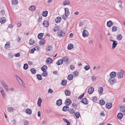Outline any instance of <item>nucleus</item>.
Returning <instances> with one entry per match:
<instances>
[{
	"mask_svg": "<svg viewBox=\"0 0 125 125\" xmlns=\"http://www.w3.org/2000/svg\"><path fill=\"white\" fill-rule=\"evenodd\" d=\"M123 75H125V71L122 70H121L120 72L117 73V77L119 79L123 77Z\"/></svg>",
	"mask_w": 125,
	"mask_h": 125,
	"instance_id": "f257e3e1",
	"label": "nucleus"
},
{
	"mask_svg": "<svg viewBox=\"0 0 125 125\" xmlns=\"http://www.w3.org/2000/svg\"><path fill=\"white\" fill-rule=\"evenodd\" d=\"M68 60L67 57H64L62 59H59L57 62L56 64L58 65L62 64L63 61L66 62Z\"/></svg>",
	"mask_w": 125,
	"mask_h": 125,
	"instance_id": "f03ea898",
	"label": "nucleus"
},
{
	"mask_svg": "<svg viewBox=\"0 0 125 125\" xmlns=\"http://www.w3.org/2000/svg\"><path fill=\"white\" fill-rule=\"evenodd\" d=\"M109 82L111 84H112L116 83V79L114 78L110 77L109 79Z\"/></svg>",
	"mask_w": 125,
	"mask_h": 125,
	"instance_id": "7ed1b4c3",
	"label": "nucleus"
},
{
	"mask_svg": "<svg viewBox=\"0 0 125 125\" xmlns=\"http://www.w3.org/2000/svg\"><path fill=\"white\" fill-rule=\"evenodd\" d=\"M57 34L59 36L62 37L65 35V32L62 30L59 31L57 32Z\"/></svg>",
	"mask_w": 125,
	"mask_h": 125,
	"instance_id": "20e7f679",
	"label": "nucleus"
},
{
	"mask_svg": "<svg viewBox=\"0 0 125 125\" xmlns=\"http://www.w3.org/2000/svg\"><path fill=\"white\" fill-rule=\"evenodd\" d=\"M83 36L84 37H86L89 35L88 31L86 30H84L83 32Z\"/></svg>",
	"mask_w": 125,
	"mask_h": 125,
	"instance_id": "39448f33",
	"label": "nucleus"
},
{
	"mask_svg": "<svg viewBox=\"0 0 125 125\" xmlns=\"http://www.w3.org/2000/svg\"><path fill=\"white\" fill-rule=\"evenodd\" d=\"M81 103L85 104H87L88 103V101L85 98H83L81 100Z\"/></svg>",
	"mask_w": 125,
	"mask_h": 125,
	"instance_id": "423d86ee",
	"label": "nucleus"
},
{
	"mask_svg": "<svg viewBox=\"0 0 125 125\" xmlns=\"http://www.w3.org/2000/svg\"><path fill=\"white\" fill-rule=\"evenodd\" d=\"M64 10L65 11V15L66 16H68L70 14L69 9L67 8H65L64 9Z\"/></svg>",
	"mask_w": 125,
	"mask_h": 125,
	"instance_id": "0eeeda50",
	"label": "nucleus"
},
{
	"mask_svg": "<svg viewBox=\"0 0 125 125\" xmlns=\"http://www.w3.org/2000/svg\"><path fill=\"white\" fill-rule=\"evenodd\" d=\"M53 61L50 58H48L46 60V62L47 63L49 64L51 63Z\"/></svg>",
	"mask_w": 125,
	"mask_h": 125,
	"instance_id": "6e6552de",
	"label": "nucleus"
},
{
	"mask_svg": "<svg viewBox=\"0 0 125 125\" xmlns=\"http://www.w3.org/2000/svg\"><path fill=\"white\" fill-rule=\"evenodd\" d=\"M116 75V73L115 72H112L110 74L111 78H114Z\"/></svg>",
	"mask_w": 125,
	"mask_h": 125,
	"instance_id": "1a4fd4ad",
	"label": "nucleus"
},
{
	"mask_svg": "<svg viewBox=\"0 0 125 125\" xmlns=\"http://www.w3.org/2000/svg\"><path fill=\"white\" fill-rule=\"evenodd\" d=\"M94 91V88L93 87H91L88 89V93L89 94H91Z\"/></svg>",
	"mask_w": 125,
	"mask_h": 125,
	"instance_id": "9d476101",
	"label": "nucleus"
},
{
	"mask_svg": "<svg viewBox=\"0 0 125 125\" xmlns=\"http://www.w3.org/2000/svg\"><path fill=\"white\" fill-rule=\"evenodd\" d=\"M62 100L61 99H59L57 101L56 104L57 106H60L62 104Z\"/></svg>",
	"mask_w": 125,
	"mask_h": 125,
	"instance_id": "9b49d317",
	"label": "nucleus"
},
{
	"mask_svg": "<svg viewBox=\"0 0 125 125\" xmlns=\"http://www.w3.org/2000/svg\"><path fill=\"white\" fill-rule=\"evenodd\" d=\"M113 23L111 21H109L107 22V25L109 27H110L113 25Z\"/></svg>",
	"mask_w": 125,
	"mask_h": 125,
	"instance_id": "f8f14e48",
	"label": "nucleus"
},
{
	"mask_svg": "<svg viewBox=\"0 0 125 125\" xmlns=\"http://www.w3.org/2000/svg\"><path fill=\"white\" fill-rule=\"evenodd\" d=\"M72 101L71 100L69 99H66L65 103H66L67 105H69L72 103Z\"/></svg>",
	"mask_w": 125,
	"mask_h": 125,
	"instance_id": "ddd939ff",
	"label": "nucleus"
},
{
	"mask_svg": "<svg viewBox=\"0 0 125 125\" xmlns=\"http://www.w3.org/2000/svg\"><path fill=\"white\" fill-rule=\"evenodd\" d=\"M117 116L118 119H121L123 118V114L121 113H119L117 114Z\"/></svg>",
	"mask_w": 125,
	"mask_h": 125,
	"instance_id": "4468645a",
	"label": "nucleus"
},
{
	"mask_svg": "<svg viewBox=\"0 0 125 125\" xmlns=\"http://www.w3.org/2000/svg\"><path fill=\"white\" fill-rule=\"evenodd\" d=\"M6 19L4 17H2L0 19V22L2 23H4L6 21Z\"/></svg>",
	"mask_w": 125,
	"mask_h": 125,
	"instance_id": "2eb2a0df",
	"label": "nucleus"
},
{
	"mask_svg": "<svg viewBox=\"0 0 125 125\" xmlns=\"http://www.w3.org/2000/svg\"><path fill=\"white\" fill-rule=\"evenodd\" d=\"M70 1L69 0H66L63 1V5L65 6L66 5H69L70 4Z\"/></svg>",
	"mask_w": 125,
	"mask_h": 125,
	"instance_id": "dca6fc26",
	"label": "nucleus"
},
{
	"mask_svg": "<svg viewBox=\"0 0 125 125\" xmlns=\"http://www.w3.org/2000/svg\"><path fill=\"white\" fill-rule=\"evenodd\" d=\"M42 24L43 25L46 27H48L49 25V22L46 21H43Z\"/></svg>",
	"mask_w": 125,
	"mask_h": 125,
	"instance_id": "f3484780",
	"label": "nucleus"
},
{
	"mask_svg": "<svg viewBox=\"0 0 125 125\" xmlns=\"http://www.w3.org/2000/svg\"><path fill=\"white\" fill-rule=\"evenodd\" d=\"M61 20V18L60 17H58L55 19V22L56 23H58L60 22Z\"/></svg>",
	"mask_w": 125,
	"mask_h": 125,
	"instance_id": "a211bd4d",
	"label": "nucleus"
},
{
	"mask_svg": "<svg viewBox=\"0 0 125 125\" xmlns=\"http://www.w3.org/2000/svg\"><path fill=\"white\" fill-rule=\"evenodd\" d=\"M65 93L66 96H69L71 94L70 91L68 90H66L65 91Z\"/></svg>",
	"mask_w": 125,
	"mask_h": 125,
	"instance_id": "6ab92c4d",
	"label": "nucleus"
},
{
	"mask_svg": "<svg viewBox=\"0 0 125 125\" xmlns=\"http://www.w3.org/2000/svg\"><path fill=\"white\" fill-rule=\"evenodd\" d=\"M73 44H69L67 47L68 49L69 50H71L73 48Z\"/></svg>",
	"mask_w": 125,
	"mask_h": 125,
	"instance_id": "aec40b11",
	"label": "nucleus"
},
{
	"mask_svg": "<svg viewBox=\"0 0 125 125\" xmlns=\"http://www.w3.org/2000/svg\"><path fill=\"white\" fill-rule=\"evenodd\" d=\"M10 44L9 42H7L5 45V48L6 49L9 48L10 47Z\"/></svg>",
	"mask_w": 125,
	"mask_h": 125,
	"instance_id": "412c9836",
	"label": "nucleus"
},
{
	"mask_svg": "<svg viewBox=\"0 0 125 125\" xmlns=\"http://www.w3.org/2000/svg\"><path fill=\"white\" fill-rule=\"evenodd\" d=\"M69 108V107L68 106H64L62 108V110L64 111H68V110L69 109H68Z\"/></svg>",
	"mask_w": 125,
	"mask_h": 125,
	"instance_id": "4be33fe9",
	"label": "nucleus"
},
{
	"mask_svg": "<svg viewBox=\"0 0 125 125\" xmlns=\"http://www.w3.org/2000/svg\"><path fill=\"white\" fill-rule=\"evenodd\" d=\"M112 106V103H108L106 104V107L107 108L110 109L111 108Z\"/></svg>",
	"mask_w": 125,
	"mask_h": 125,
	"instance_id": "5701e85b",
	"label": "nucleus"
},
{
	"mask_svg": "<svg viewBox=\"0 0 125 125\" xmlns=\"http://www.w3.org/2000/svg\"><path fill=\"white\" fill-rule=\"evenodd\" d=\"M36 7L34 6H31L29 8V9L31 11H33L35 10Z\"/></svg>",
	"mask_w": 125,
	"mask_h": 125,
	"instance_id": "b1692460",
	"label": "nucleus"
},
{
	"mask_svg": "<svg viewBox=\"0 0 125 125\" xmlns=\"http://www.w3.org/2000/svg\"><path fill=\"white\" fill-rule=\"evenodd\" d=\"M117 44V43L116 41L114 42L112 44V49H114L116 47Z\"/></svg>",
	"mask_w": 125,
	"mask_h": 125,
	"instance_id": "393cba45",
	"label": "nucleus"
},
{
	"mask_svg": "<svg viewBox=\"0 0 125 125\" xmlns=\"http://www.w3.org/2000/svg\"><path fill=\"white\" fill-rule=\"evenodd\" d=\"M45 39L43 38L39 42L40 44L42 45H43L45 44Z\"/></svg>",
	"mask_w": 125,
	"mask_h": 125,
	"instance_id": "a878e982",
	"label": "nucleus"
},
{
	"mask_svg": "<svg viewBox=\"0 0 125 125\" xmlns=\"http://www.w3.org/2000/svg\"><path fill=\"white\" fill-rule=\"evenodd\" d=\"M67 83V81L65 80H62L61 84L63 86H65L66 85Z\"/></svg>",
	"mask_w": 125,
	"mask_h": 125,
	"instance_id": "bb28decb",
	"label": "nucleus"
},
{
	"mask_svg": "<svg viewBox=\"0 0 125 125\" xmlns=\"http://www.w3.org/2000/svg\"><path fill=\"white\" fill-rule=\"evenodd\" d=\"M43 35V34L42 33H40L38 35V37L39 39H41L42 38Z\"/></svg>",
	"mask_w": 125,
	"mask_h": 125,
	"instance_id": "cd10ccee",
	"label": "nucleus"
},
{
	"mask_svg": "<svg viewBox=\"0 0 125 125\" xmlns=\"http://www.w3.org/2000/svg\"><path fill=\"white\" fill-rule=\"evenodd\" d=\"M25 112L26 113L30 115L32 111L30 109H27L26 110Z\"/></svg>",
	"mask_w": 125,
	"mask_h": 125,
	"instance_id": "c85d7f7f",
	"label": "nucleus"
},
{
	"mask_svg": "<svg viewBox=\"0 0 125 125\" xmlns=\"http://www.w3.org/2000/svg\"><path fill=\"white\" fill-rule=\"evenodd\" d=\"M36 77L39 80H42V78L41 75L38 74L36 75Z\"/></svg>",
	"mask_w": 125,
	"mask_h": 125,
	"instance_id": "c756f323",
	"label": "nucleus"
},
{
	"mask_svg": "<svg viewBox=\"0 0 125 125\" xmlns=\"http://www.w3.org/2000/svg\"><path fill=\"white\" fill-rule=\"evenodd\" d=\"M42 101V100L41 98L40 97H39L38 101V104L39 106H41V103Z\"/></svg>",
	"mask_w": 125,
	"mask_h": 125,
	"instance_id": "7c9ffc66",
	"label": "nucleus"
},
{
	"mask_svg": "<svg viewBox=\"0 0 125 125\" xmlns=\"http://www.w3.org/2000/svg\"><path fill=\"white\" fill-rule=\"evenodd\" d=\"M73 75L72 74H70L68 75L67 79L69 80H72L73 79Z\"/></svg>",
	"mask_w": 125,
	"mask_h": 125,
	"instance_id": "2f4dec72",
	"label": "nucleus"
},
{
	"mask_svg": "<svg viewBox=\"0 0 125 125\" xmlns=\"http://www.w3.org/2000/svg\"><path fill=\"white\" fill-rule=\"evenodd\" d=\"M69 112L71 114H73L75 113V112L74 110L73 109H70L68 110Z\"/></svg>",
	"mask_w": 125,
	"mask_h": 125,
	"instance_id": "473e14b6",
	"label": "nucleus"
},
{
	"mask_svg": "<svg viewBox=\"0 0 125 125\" xmlns=\"http://www.w3.org/2000/svg\"><path fill=\"white\" fill-rule=\"evenodd\" d=\"M120 107L121 109V111L122 112H124V115H125V107L123 106H121Z\"/></svg>",
	"mask_w": 125,
	"mask_h": 125,
	"instance_id": "72a5a7b5",
	"label": "nucleus"
},
{
	"mask_svg": "<svg viewBox=\"0 0 125 125\" xmlns=\"http://www.w3.org/2000/svg\"><path fill=\"white\" fill-rule=\"evenodd\" d=\"M8 111L10 112H12L14 110V109L13 107H9L7 108Z\"/></svg>",
	"mask_w": 125,
	"mask_h": 125,
	"instance_id": "f704fd0d",
	"label": "nucleus"
},
{
	"mask_svg": "<svg viewBox=\"0 0 125 125\" xmlns=\"http://www.w3.org/2000/svg\"><path fill=\"white\" fill-rule=\"evenodd\" d=\"M30 71L31 73L33 74H35L36 72V70L34 68L31 69Z\"/></svg>",
	"mask_w": 125,
	"mask_h": 125,
	"instance_id": "c9c22d12",
	"label": "nucleus"
},
{
	"mask_svg": "<svg viewBox=\"0 0 125 125\" xmlns=\"http://www.w3.org/2000/svg\"><path fill=\"white\" fill-rule=\"evenodd\" d=\"M122 38V36L121 34H119L117 36V39L119 40H121Z\"/></svg>",
	"mask_w": 125,
	"mask_h": 125,
	"instance_id": "e433bc0d",
	"label": "nucleus"
},
{
	"mask_svg": "<svg viewBox=\"0 0 125 125\" xmlns=\"http://www.w3.org/2000/svg\"><path fill=\"white\" fill-rule=\"evenodd\" d=\"M48 11H44L42 14V15L44 17H46L47 16Z\"/></svg>",
	"mask_w": 125,
	"mask_h": 125,
	"instance_id": "4c0bfd02",
	"label": "nucleus"
},
{
	"mask_svg": "<svg viewBox=\"0 0 125 125\" xmlns=\"http://www.w3.org/2000/svg\"><path fill=\"white\" fill-rule=\"evenodd\" d=\"M47 69V67L46 65L43 66L41 68V70L42 71H45V70Z\"/></svg>",
	"mask_w": 125,
	"mask_h": 125,
	"instance_id": "58836bf2",
	"label": "nucleus"
},
{
	"mask_svg": "<svg viewBox=\"0 0 125 125\" xmlns=\"http://www.w3.org/2000/svg\"><path fill=\"white\" fill-rule=\"evenodd\" d=\"M99 103L101 105H103L105 104V102L103 100H100L99 101Z\"/></svg>",
	"mask_w": 125,
	"mask_h": 125,
	"instance_id": "ea45409f",
	"label": "nucleus"
},
{
	"mask_svg": "<svg viewBox=\"0 0 125 125\" xmlns=\"http://www.w3.org/2000/svg\"><path fill=\"white\" fill-rule=\"evenodd\" d=\"M18 3L17 0H12V4L13 5L17 4Z\"/></svg>",
	"mask_w": 125,
	"mask_h": 125,
	"instance_id": "a19ab883",
	"label": "nucleus"
},
{
	"mask_svg": "<svg viewBox=\"0 0 125 125\" xmlns=\"http://www.w3.org/2000/svg\"><path fill=\"white\" fill-rule=\"evenodd\" d=\"M43 72L42 74V75L43 76L46 77V76L48 74L46 71H45Z\"/></svg>",
	"mask_w": 125,
	"mask_h": 125,
	"instance_id": "79ce46f5",
	"label": "nucleus"
},
{
	"mask_svg": "<svg viewBox=\"0 0 125 125\" xmlns=\"http://www.w3.org/2000/svg\"><path fill=\"white\" fill-rule=\"evenodd\" d=\"M117 28L115 26H113L112 27V31L114 32L115 31H117Z\"/></svg>",
	"mask_w": 125,
	"mask_h": 125,
	"instance_id": "37998d69",
	"label": "nucleus"
},
{
	"mask_svg": "<svg viewBox=\"0 0 125 125\" xmlns=\"http://www.w3.org/2000/svg\"><path fill=\"white\" fill-rule=\"evenodd\" d=\"M75 116L76 118H78L80 116L79 113L78 112H76L75 114Z\"/></svg>",
	"mask_w": 125,
	"mask_h": 125,
	"instance_id": "c03bdc74",
	"label": "nucleus"
},
{
	"mask_svg": "<svg viewBox=\"0 0 125 125\" xmlns=\"http://www.w3.org/2000/svg\"><path fill=\"white\" fill-rule=\"evenodd\" d=\"M28 67V65L27 63H25L24 64L23 66V69L25 70L27 69Z\"/></svg>",
	"mask_w": 125,
	"mask_h": 125,
	"instance_id": "a18cd8bd",
	"label": "nucleus"
},
{
	"mask_svg": "<svg viewBox=\"0 0 125 125\" xmlns=\"http://www.w3.org/2000/svg\"><path fill=\"white\" fill-rule=\"evenodd\" d=\"M73 73L74 76H76L78 75L79 73L78 72L76 71H74Z\"/></svg>",
	"mask_w": 125,
	"mask_h": 125,
	"instance_id": "49530a36",
	"label": "nucleus"
},
{
	"mask_svg": "<svg viewBox=\"0 0 125 125\" xmlns=\"http://www.w3.org/2000/svg\"><path fill=\"white\" fill-rule=\"evenodd\" d=\"M90 68V67L88 65H87L85 66L84 69L86 71H87Z\"/></svg>",
	"mask_w": 125,
	"mask_h": 125,
	"instance_id": "de8ad7c7",
	"label": "nucleus"
},
{
	"mask_svg": "<svg viewBox=\"0 0 125 125\" xmlns=\"http://www.w3.org/2000/svg\"><path fill=\"white\" fill-rule=\"evenodd\" d=\"M34 43V41L32 40L31 39H30L29 41V43L30 45H32Z\"/></svg>",
	"mask_w": 125,
	"mask_h": 125,
	"instance_id": "09e8293b",
	"label": "nucleus"
},
{
	"mask_svg": "<svg viewBox=\"0 0 125 125\" xmlns=\"http://www.w3.org/2000/svg\"><path fill=\"white\" fill-rule=\"evenodd\" d=\"M72 106L73 107V108L75 109H76L77 105L75 103H74L72 104Z\"/></svg>",
	"mask_w": 125,
	"mask_h": 125,
	"instance_id": "8fccbe9b",
	"label": "nucleus"
},
{
	"mask_svg": "<svg viewBox=\"0 0 125 125\" xmlns=\"http://www.w3.org/2000/svg\"><path fill=\"white\" fill-rule=\"evenodd\" d=\"M58 26H55V28H53L54 29V31H57L58 30H59V28H58Z\"/></svg>",
	"mask_w": 125,
	"mask_h": 125,
	"instance_id": "3c124183",
	"label": "nucleus"
},
{
	"mask_svg": "<svg viewBox=\"0 0 125 125\" xmlns=\"http://www.w3.org/2000/svg\"><path fill=\"white\" fill-rule=\"evenodd\" d=\"M103 88L102 87H100L99 88V92L100 93H102L103 91Z\"/></svg>",
	"mask_w": 125,
	"mask_h": 125,
	"instance_id": "603ef678",
	"label": "nucleus"
},
{
	"mask_svg": "<svg viewBox=\"0 0 125 125\" xmlns=\"http://www.w3.org/2000/svg\"><path fill=\"white\" fill-rule=\"evenodd\" d=\"M75 67L73 65H71L70 66V69L72 70H73L75 68Z\"/></svg>",
	"mask_w": 125,
	"mask_h": 125,
	"instance_id": "864d4df0",
	"label": "nucleus"
},
{
	"mask_svg": "<svg viewBox=\"0 0 125 125\" xmlns=\"http://www.w3.org/2000/svg\"><path fill=\"white\" fill-rule=\"evenodd\" d=\"M96 78H97V77H96L95 76H93L92 77V78H91V79H92V81H95L96 80Z\"/></svg>",
	"mask_w": 125,
	"mask_h": 125,
	"instance_id": "5fc2aeb1",
	"label": "nucleus"
},
{
	"mask_svg": "<svg viewBox=\"0 0 125 125\" xmlns=\"http://www.w3.org/2000/svg\"><path fill=\"white\" fill-rule=\"evenodd\" d=\"M66 16L65 14L63 15L62 18V19H63L64 20H65L66 19Z\"/></svg>",
	"mask_w": 125,
	"mask_h": 125,
	"instance_id": "6e6d98bb",
	"label": "nucleus"
},
{
	"mask_svg": "<svg viewBox=\"0 0 125 125\" xmlns=\"http://www.w3.org/2000/svg\"><path fill=\"white\" fill-rule=\"evenodd\" d=\"M16 78L17 79V80H18V81L20 83V84H21V82L19 81V80H20V77H19L18 76H17V75H16Z\"/></svg>",
	"mask_w": 125,
	"mask_h": 125,
	"instance_id": "4d7b16f0",
	"label": "nucleus"
},
{
	"mask_svg": "<svg viewBox=\"0 0 125 125\" xmlns=\"http://www.w3.org/2000/svg\"><path fill=\"white\" fill-rule=\"evenodd\" d=\"M20 54L19 53H18L17 54H14V55L15 57H18L20 56Z\"/></svg>",
	"mask_w": 125,
	"mask_h": 125,
	"instance_id": "13d9d810",
	"label": "nucleus"
},
{
	"mask_svg": "<svg viewBox=\"0 0 125 125\" xmlns=\"http://www.w3.org/2000/svg\"><path fill=\"white\" fill-rule=\"evenodd\" d=\"M84 94H83L81 95L78 98L80 99H81L84 96Z\"/></svg>",
	"mask_w": 125,
	"mask_h": 125,
	"instance_id": "bf43d9fd",
	"label": "nucleus"
},
{
	"mask_svg": "<svg viewBox=\"0 0 125 125\" xmlns=\"http://www.w3.org/2000/svg\"><path fill=\"white\" fill-rule=\"evenodd\" d=\"M29 122L28 121H25L24 122V125H28Z\"/></svg>",
	"mask_w": 125,
	"mask_h": 125,
	"instance_id": "052dcab7",
	"label": "nucleus"
},
{
	"mask_svg": "<svg viewBox=\"0 0 125 125\" xmlns=\"http://www.w3.org/2000/svg\"><path fill=\"white\" fill-rule=\"evenodd\" d=\"M52 48V47L51 46H49L48 47V49H47V50H48L49 51H51V49Z\"/></svg>",
	"mask_w": 125,
	"mask_h": 125,
	"instance_id": "680f3d73",
	"label": "nucleus"
},
{
	"mask_svg": "<svg viewBox=\"0 0 125 125\" xmlns=\"http://www.w3.org/2000/svg\"><path fill=\"white\" fill-rule=\"evenodd\" d=\"M53 91L51 89H49L48 90V92L52 93H53Z\"/></svg>",
	"mask_w": 125,
	"mask_h": 125,
	"instance_id": "e2e57ef3",
	"label": "nucleus"
},
{
	"mask_svg": "<svg viewBox=\"0 0 125 125\" xmlns=\"http://www.w3.org/2000/svg\"><path fill=\"white\" fill-rule=\"evenodd\" d=\"M9 55L10 57L12 58L13 56L12 55V54L11 53H10L9 54Z\"/></svg>",
	"mask_w": 125,
	"mask_h": 125,
	"instance_id": "0e129e2a",
	"label": "nucleus"
},
{
	"mask_svg": "<svg viewBox=\"0 0 125 125\" xmlns=\"http://www.w3.org/2000/svg\"><path fill=\"white\" fill-rule=\"evenodd\" d=\"M38 116L39 117L40 116H41V112L40 111H39L38 112Z\"/></svg>",
	"mask_w": 125,
	"mask_h": 125,
	"instance_id": "69168bd1",
	"label": "nucleus"
},
{
	"mask_svg": "<svg viewBox=\"0 0 125 125\" xmlns=\"http://www.w3.org/2000/svg\"><path fill=\"white\" fill-rule=\"evenodd\" d=\"M83 24V22H80L79 23L80 26H82Z\"/></svg>",
	"mask_w": 125,
	"mask_h": 125,
	"instance_id": "338daca9",
	"label": "nucleus"
},
{
	"mask_svg": "<svg viewBox=\"0 0 125 125\" xmlns=\"http://www.w3.org/2000/svg\"><path fill=\"white\" fill-rule=\"evenodd\" d=\"M63 120L66 123H67L68 121V120L67 119H65V118H63Z\"/></svg>",
	"mask_w": 125,
	"mask_h": 125,
	"instance_id": "774afa93",
	"label": "nucleus"
}]
</instances>
